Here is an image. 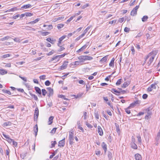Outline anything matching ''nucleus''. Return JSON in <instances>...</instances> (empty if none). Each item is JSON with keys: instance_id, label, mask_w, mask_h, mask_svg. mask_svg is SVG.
I'll list each match as a JSON object with an SVG mask.
<instances>
[{"instance_id": "40", "label": "nucleus", "mask_w": 160, "mask_h": 160, "mask_svg": "<svg viewBox=\"0 0 160 160\" xmlns=\"http://www.w3.org/2000/svg\"><path fill=\"white\" fill-rule=\"evenodd\" d=\"M94 115L95 118L97 119H99V114L98 112H95L94 113Z\"/></svg>"}, {"instance_id": "14", "label": "nucleus", "mask_w": 160, "mask_h": 160, "mask_svg": "<svg viewBox=\"0 0 160 160\" xmlns=\"http://www.w3.org/2000/svg\"><path fill=\"white\" fill-rule=\"evenodd\" d=\"M108 56V55H107L103 57L100 60V62H101L102 63L105 62L107 60Z\"/></svg>"}, {"instance_id": "60", "label": "nucleus", "mask_w": 160, "mask_h": 160, "mask_svg": "<svg viewBox=\"0 0 160 160\" xmlns=\"http://www.w3.org/2000/svg\"><path fill=\"white\" fill-rule=\"evenodd\" d=\"M19 77L25 82H26L27 81V79L26 78L22 77L21 76H19Z\"/></svg>"}, {"instance_id": "64", "label": "nucleus", "mask_w": 160, "mask_h": 160, "mask_svg": "<svg viewBox=\"0 0 160 160\" xmlns=\"http://www.w3.org/2000/svg\"><path fill=\"white\" fill-rule=\"evenodd\" d=\"M86 125L89 128H92V126L88 122H87L86 123Z\"/></svg>"}, {"instance_id": "54", "label": "nucleus", "mask_w": 160, "mask_h": 160, "mask_svg": "<svg viewBox=\"0 0 160 160\" xmlns=\"http://www.w3.org/2000/svg\"><path fill=\"white\" fill-rule=\"evenodd\" d=\"M120 90L119 91V93L123 94L126 92V91L124 90H122L121 89H120Z\"/></svg>"}, {"instance_id": "53", "label": "nucleus", "mask_w": 160, "mask_h": 160, "mask_svg": "<svg viewBox=\"0 0 160 160\" xmlns=\"http://www.w3.org/2000/svg\"><path fill=\"white\" fill-rule=\"evenodd\" d=\"M66 35H63L59 39V40L62 42V41L66 38Z\"/></svg>"}, {"instance_id": "32", "label": "nucleus", "mask_w": 160, "mask_h": 160, "mask_svg": "<svg viewBox=\"0 0 160 160\" xmlns=\"http://www.w3.org/2000/svg\"><path fill=\"white\" fill-rule=\"evenodd\" d=\"M83 92L79 93H78L77 95H75L74 96H75L76 98H78L81 97L83 95Z\"/></svg>"}, {"instance_id": "34", "label": "nucleus", "mask_w": 160, "mask_h": 160, "mask_svg": "<svg viewBox=\"0 0 160 160\" xmlns=\"http://www.w3.org/2000/svg\"><path fill=\"white\" fill-rule=\"evenodd\" d=\"M25 15L27 17H30L33 15V13L29 12H26L25 13Z\"/></svg>"}, {"instance_id": "36", "label": "nucleus", "mask_w": 160, "mask_h": 160, "mask_svg": "<svg viewBox=\"0 0 160 160\" xmlns=\"http://www.w3.org/2000/svg\"><path fill=\"white\" fill-rule=\"evenodd\" d=\"M151 53H149L146 57L145 61H144V62L143 63V65H144V64H145V63H146L147 59L148 58L151 56Z\"/></svg>"}, {"instance_id": "35", "label": "nucleus", "mask_w": 160, "mask_h": 160, "mask_svg": "<svg viewBox=\"0 0 160 160\" xmlns=\"http://www.w3.org/2000/svg\"><path fill=\"white\" fill-rule=\"evenodd\" d=\"M108 157L109 160H110L112 157V153L110 152H108Z\"/></svg>"}, {"instance_id": "51", "label": "nucleus", "mask_w": 160, "mask_h": 160, "mask_svg": "<svg viewBox=\"0 0 160 160\" xmlns=\"http://www.w3.org/2000/svg\"><path fill=\"white\" fill-rule=\"evenodd\" d=\"M59 97L61 98H62L64 99L65 100H68V99L65 97V96L62 95H59Z\"/></svg>"}, {"instance_id": "12", "label": "nucleus", "mask_w": 160, "mask_h": 160, "mask_svg": "<svg viewBox=\"0 0 160 160\" xmlns=\"http://www.w3.org/2000/svg\"><path fill=\"white\" fill-rule=\"evenodd\" d=\"M32 7V6L29 4L24 5H23L21 9L22 10L23 9H26L28 8H31Z\"/></svg>"}, {"instance_id": "57", "label": "nucleus", "mask_w": 160, "mask_h": 160, "mask_svg": "<svg viewBox=\"0 0 160 160\" xmlns=\"http://www.w3.org/2000/svg\"><path fill=\"white\" fill-rule=\"evenodd\" d=\"M52 142V147H54L55 146V144H57V142L56 141H54L53 142L52 141L51 142Z\"/></svg>"}, {"instance_id": "50", "label": "nucleus", "mask_w": 160, "mask_h": 160, "mask_svg": "<svg viewBox=\"0 0 160 160\" xmlns=\"http://www.w3.org/2000/svg\"><path fill=\"white\" fill-rule=\"evenodd\" d=\"M48 27V28H47L46 29L47 30H51L52 29L53 26L52 25H49L47 26Z\"/></svg>"}, {"instance_id": "59", "label": "nucleus", "mask_w": 160, "mask_h": 160, "mask_svg": "<svg viewBox=\"0 0 160 160\" xmlns=\"http://www.w3.org/2000/svg\"><path fill=\"white\" fill-rule=\"evenodd\" d=\"M39 78L41 79L44 80L46 78V76L45 75L40 76L39 77Z\"/></svg>"}, {"instance_id": "43", "label": "nucleus", "mask_w": 160, "mask_h": 160, "mask_svg": "<svg viewBox=\"0 0 160 160\" xmlns=\"http://www.w3.org/2000/svg\"><path fill=\"white\" fill-rule=\"evenodd\" d=\"M13 40L15 42H20V39L18 38H15L13 39Z\"/></svg>"}, {"instance_id": "45", "label": "nucleus", "mask_w": 160, "mask_h": 160, "mask_svg": "<svg viewBox=\"0 0 160 160\" xmlns=\"http://www.w3.org/2000/svg\"><path fill=\"white\" fill-rule=\"evenodd\" d=\"M146 111H147V115H148L150 116L151 115V112L150 110L149 109V108H148L146 110Z\"/></svg>"}, {"instance_id": "4", "label": "nucleus", "mask_w": 160, "mask_h": 160, "mask_svg": "<svg viewBox=\"0 0 160 160\" xmlns=\"http://www.w3.org/2000/svg\"><path fill=\"white\" fill-rule=\"evenodd\" d=\"M89 42H87L86 43V44L84 45L80 49H78V50L77 51V52H80L81 51H82L84 49L86 48V47H87L88 45H89Z\"/></svg>"}, {"instance_id": "5", "label": "nucleus", "mask_w": 160, "mask_h": 160, "mask_svg": "<svg viewBox=\"0 0 160 160\" xmlns=\"http://www.w3.org/2000/svg\"><path fill=\"white\" fill-rule=\"evenodd\" d=\"M160 138V132H159L157 134V136L155 138L156 141L155 144L156 145H158V144L159 140Z\"/></svg>"}, {"instance_id": "47", "label": "nucleus", "mask_w": 160, "mask_h": 160, "mask_svg": "<svg viewBox=\"0 0 160 160\" xmlns=\"http://www.w3.org/2000/svg\"><path fill=\"white\" fill-rule=\"evenodd\" d=\"M122 80V79H118L116 83V85H118L120 84Z\"/></svg>"}, {"instance_id": "11", "label": "nucleus", "mask_w": 160, "mask_h": 160, "mask_svg": "<svg viewBox=\"0 0 160 160\" xmlns=\"http://www.w3.org/2000/svg\"><path fill=\"white\" fill-rule=\"evenodd\" d=\"M115 127L116 128V130L118 134H119L120 133V129L119 128V125L117 123H115Z\"/></svg>"}, {"instance_id": "61", "label": "nucleus", "mask_w": 160, "mask_h": 160, "mask_svg": "<svg viewBox=\"0 0 160 160\" xmlns=\"http://www.w3.org/2000/svg\"><path fill=\"white\" fill-rule=\"evenodd\" d=\"M76 32V31H74L72 33H70L68 34V38H69L73 34H74Z\"/></svg>"}, {"instance_id": "39", "label": "nucleus", "mask_w": 160, "mask_h": 160, "mask_svg": "<svg viewBox=\"0 0 160 160\" xmlns=\"http://www.w3.org/2000/svg\"><path fill=\"white\" fill-rule=\"evenodd\" d=\"M128 85V84L127 82H125L122 85V88H126Z\"/></svg>"}, {"instance_id": "17", "label": "nucleus", "mask_w": 160, "mask_h": 160, "mask_svg": "<svg viewBox=\"0 0 160 160\" xmlns=\"http://www.w3.org/2000/svg\"><path fill=\"white\" fill-rule=\"evenodd\" d=\"M8 72L6 70L3 69H0V74L1 75H3L7 74Z\"/></svg>"}, {"instance_id": "49", "label": "nucleus", "mask_w": 160, "mask_h": 160, "mask_svg": "<svg viewBox=\"0 0 160 160\" xmlns=\"http://www.w3.org/2000/svg\"><path fill=\"white\" fill-rule=\"evenodd\" d=\"M45 84L46 86H48L51 84V82L49 80H47L45 82Z\"/></svg>"}, {"instance_id": "29", "label": "nucleus", "mask_w": 160, "mask_h": 160, "mask_svg": "<svg viewBox=\"0 0 160 160\" xmlns=\"http://www.w3.org/2000/svg\"><path fill=\"white\" fill-rule=\"evenodd\" d=\"M47 89L49 92V93L50 94H53V90L50 87H49V88H47Z\"/></svg>"}, {"instance_id": "21", "label": "nucleus", "mask_w": 160, "mask_h": 160, "mask_svg": "<svg viewBox=\"0 0 160 160\" xmlns=\"http://www.w3.org/2000/svg\"><path fill=\"white\" fill-rule=\"evenodd\" d=\"M12 124V123L11 122L9 121L7 122L3 123V126L4 127H6L7 126H10Z\"/></svg>"}, {"instance_id": "48", "label": "nucleus", "mask_w": 160, "mask_h": 160, "mask_svg": "<svg viewBox=\"0 0 160 160\" xmlns=\"http://www.w3.org/2000/svg\"><path fill=\"white\" fill-rule=\"evenodd\" d=\"M9 38V37L8 36L5 37L3 38H2L0 39V40L1 41H4L8 39Z\"/></svg>"}, {"instance_id": "18", "label": "nucleus", "mask_w": 160, "mask_h": 160, "mask_svg": "<svg viewBox=\"0 0 160 160\" xmlns=\"http://www.w3.org/2000/svg\"><path fill=\"white\" fill-rule=\"evenodd\" d=\"M77 125L78 128L82 131V132H84V129L83 128L80 126V121H78Z\"/></svg>"}, {"instance_id": "3", "label": "nucleus", "mask_w": 160, "mask_h": 160, "mask_svg": "<svg viewBox=\"0 0 160 160\" xmlns=\"http://www.w3.org/2000/svg\"><path fill=\"white\" fill-rule=\"evenodd\" d=\"M68 62H64L62 65L60 67V70H62L66 69L67 67Z\"/></svg>"}, {"instance_id": "42", "label": "nucleus", "mask_w": 160, "mask_h": 160, "mask_svg": "<svg viewBox=\"0 0 160 160\" xmlns=\"http://www.w3.org/2000/svg\"><path fill=\"white\" fill-rule=\"evenodd\" d=\"M10 56V54H6L4 55H2V58H6L7 57H8Z\"/></svg>"}, {"instance_id": "41", "label": "nucleus", "mask_w": 160, "mask_h": 160, "mask_svg": "<svg viewBox=\"0 0 160 160\" xmlns=\"http://www.w3.org/2000/svg\"><path fill=\"white\" fill-rule=\"evenodd\" d=\"M42 94L43 96H45L47 92L45 89H43L42 90Z\"/></svg>"}, {"instance_id": "30", "label": "nucleus", "mask_w": 160, "mask_h": 160, "mask_svg": "<svg viewBox=\"0 0 160 160\" xmlns=\"http://www.w3.org/2000/svg\"><path fill=\"white\" fill-rule=\"evenodd\" d=\"M30 95L33 98H34V99L36 101H38V98L36 95L34 94H32L31 93H30Z\"/></svg>"}, {"instance_id": "24", "label": "nucleus", "mask_w": 160, "mask_h": 160, "mask_svg": "<svg viewBox=\"0 0 160 160\" xmlns=\"http://www.w3.org/2000/svg\"><path fill=\"white\" fill-rule=\"evenodd\" d=\"M114 59L113 58L111 60L110 63H109V65L110 67H113L114 66Z\"/></svg>"}, {"instance_id": "15", "label": "nucleus", "mask_w": 160, "mask_h": 160, "mask_svg": "<svg viewBox=\"0 0 160 160\" xmlns=\"http://www.w3.org/2000/svg\"><path fill=\"white\" fill-rule=\"evenodd\" d=\"M38 125L37 124H36L34 128V129H33V131H34V132H35L36 136L37 135V133L38 132Z\"/></svg>"}, {"instance_id": "37", "label": "nucleus", "mask_w": 160, "mask_h": 160, "mask_svg": "<svg viewBox=\"0 0 160 160\" xmlns=\"http://www.w3.org/2000/svg\"><path fill=\"white\" fill-rule=\"evenodd\" d=\"M16 10H17L16 7H14V8L10 9H8L6 12H10V11L13 12V11H16Z\"/></svg>"}, {"instance_id": "33", "label": "nucleus", "mask_w": 160, "mask_h": 160, "mask_svg": "<svg viewBox=\"0 0 160 160\" xmlns=\"http://www.w3.org/2000/svg\"><path fill=\"white\" fill-rule=\"evenodd\" d=\"M64 26V24H58L57 25V28L58 29H60L61 28H62Z\"/></svg>"}, {"instance_id": "27", "label": "nucleus", "mask_w": 160, "mask_h": 160, "mask_svg": "<svg viewBox=\"0 0 160 160\" xmlns=\"http://www.w3.org/2000/svg\"><path fill=\"white\" fill-rule=\"evenodd\" d=\"M2 91L3 93H6L8 95H11L12 94L11 92L9 90L2 89Z\"/></svg>"}, {"instance_id": "9", "label": "nucleus", "mask_w": 160, "mask_h": 160, "mask_svg": "<svg viewBox=\"0 0 160 160\" xmlns=\"http://www.w3.org/2000/svg\"><path fill=\"white\" fill-rule=\"evenodd\" d=\"M155 58V56L154 55L152 56L151 57V58L149 59V61L147 63V64H148V66H149L151 63L152 62L153 59Z\"/></svg>"}, {"instance_id": "28", "label": "nucleus", "mask_w": 160, "mask_h": 160, "mask_svg": "<svg viewBox=\"0 0 160 160\" xmlns=\"http://www.w3.org/2000/svg\"><path fill=\"white\" fill-rule=\"evenodd\" d=\"M85 61L91 60L93 59V58L91 56H84Z\"/></svg>"}, {"instance_id": "23", "label": "nucleus", "mask_w": 160, "mask_h": 160, "mask_svg": "<svg viewBox=\"0 0 160 160\" xmlns=\"http://www.w3.org/2000/svg\"><path fill=\"white\" fill-rule=\"evenodd\" d=\"M69 144L71 145H72L74 143L73 142V141L74 140L73 136H69Z\"/></svg>"}, {"instance_id": "2", "label": "nucleus", "mask_w": 160, "mask_h": 160, "mask_svg": "<svg viewBox=\"0 0 160 160\" xmlns=\"http://www.w3.org/2000/svg\"><path fill=\"white\" fill-rule=\"evenodd\" d=\"M139 7V6H136L131 11V15L132 16L136 15L137 14V11Z\"/></svg>"}, {"instance_id": "63", "label": "nucleus", "mask_w": 160, "mask_h": 160, "mask_svg": "<svg viewBox=\"0 0 160 160\" xmlns=\"http://www.w3.org/2000/svg\"><path fill=\"white\" fill-rule=\"evenodd\" d=\"M88 4H86L84 5L83 6L82 5L81 6V8L82 9H84V8H86L87 7H88Z\"/></svg>"}, {"instance_id": "20", "label": "nucleus", "mask_w": 160, "mask_h": 160, "mask_svg": "<svg viewBox=\"0 0 160 160\" xmlns=\"http://www.w3.org/2000/svg\"><path fill=\"white\" fill-rule=\"evenodd\" d=\"M46 40L52 44H54L56 41L55 40L52 39L51 38H47Z\"/></svg>"}, {"instance_id": "58", "label": "nucleus", "mask_w": 160, "mask_h": 160, "mask_svg": "<svg viewBox=\"0 0 160 160\" xmlns=\"http://www.w3.org/2000/svg\"><path fill=\"white\" fill-rule=\"evenodd\" d=\"M90 27L88 26V27L83 31V32H84V33H86L88 30L90 29Z\"/></svg>"}, {"instance_id": "38", "label": "nucleus", "mask_w": 160, "mask_h": 160, "mask_svg": "<svg viewBox=\"0 0 160 160\" xmlns=\"http://www.w3.org/2000/svg\"><path fill=\"white\" fill-rule=\"evenodd\" d=\"M58 151V149H57L55 150V151L52 153V155H50V158H53V157L57 153Z\"/></svg>"}, {"instance_id": "31", "label": "nucleus", "mask_w": 160, "mask_h": 160, "mask_svg": "<svg viewBox=\"0 0 160 160\" xmlns=\"http://www.w3.org/2000/svg\"><path fill=\"white\" fill-rule=\"evenodd\" d=\"M148 18V17L147 16H144L142 19V21L143 22H146Z\"/></svg>"}, {"instance_id": "1", "label": "nucleus", "mask_w": 160, "mask_h": 160, "mask_svg": "<svg viewBox=\"0 0 160 160\" xmlns=\"http://www.w3.org/2000/svg\"><path fill=\"white\" fill-rule=\"evenodd\" d=\"M39 115V110L38 108H36L34 111V121H37Z\"/></svg>"}, {"instance_id": "56", "label": "nucleus", "mask_w": 160, "mask_h": 160, "mask_svg": "<svg viewBox=\"0 0 160 160\" xmlns=\"http://www.w3.org/2000/svg\"><path fill=\"white\" fill-rule=\"evenodd\" d=\"M56 129H57V128H53L51 131L50 132V133H51L52 134H54L55 133Z\"/></svg>"}, {"instance_id": "10", "label": "nucleus", "mask_w": 160, "mask_h": 160, "mask_svg": "<svg viewBox=\"0 0 160 160\" xmlns=\"http://www.w3.org/2000/svg\"><path fill=\"white\" fill-rule=\"evenodd\" d=\"M60 59L59 58L58 55L56 56H54L51 60V61H52L54 60H55V61L54 62H57L59 61Z\"/></svg>"}, {"instance_id": "16", "label": "nucleus", "mask_w": 160, "mask_h": 160, "mask_svg": "<svg viewBox=\"0 0 160 160\" xmlns=\"http://www.w3.org/2000/svg\"><path fill=\"white\" fill-rule=\"evenodd\" d=\"M38 32H40L41 35L43 36H47L50 33V32H42L41 31H39Z\"/></svg>"}, {"instance_id": "22", "label": "nucleus", "mask_w": 160, "mask_h": 160, "mask_svg": "<svg viewBox=\"0 0 160 160\" xmlns=\"http://www.w3.org/2000/svg\"><path fill=\"white\" fill-rule=\"evenodd\" d=\"M35 89L36 92L38 93L39 94L41 95V92L40 89L38 87H35Z\"/></svg>"}, {"instance_id": "25", "label": "nucleus", "mask_w": 160, "mask_h": 160, "mask_svg": "<svg viewBox=\"0 0 160 160\" xmlns=\"http://www.w3.org/2000/svg\"><path fill=\"white\" fill-rule=\"evenodd\" d=\"M53 119V117L51 116L49 118V120L48 121V124L51 125L52 122V120Z\"/></svg>"}, {"instance_id": "13", "label": "nucleus", "mask_w": 160, "mask_h": 160, "mask_svg": "<svg viewBox=\"0 0 160 160\" xmlns=\"http://www.w3.org/2000/svg\"><path fill=\"white\" fill-rule=\"evenodd\" d=\"M135 158L136 160H142L141 155L138 153L135 155Z\"/></svg>"}, {"instance_id": "52", "label": "nucleus", "mask_w": 160, "mask_h": 160, "mask_svg": "<svg viewBox=\"0 0 160 160\" xmlns=\"http://www.w3.org/2000/svg\"><path fill=\"white\" fill-rule=\"evenodd\" d=\"M156 84H152L150 86L152 89H155L156 88Z\"/></svg>"}, {"instance_id": "19", "label": "nucleus", "mask_w": 160, "mask_h": 160, "mask_svg": "<svg viewBox=\"0 0 160 160\" xmlns=\"http://www.w3.org/2000/svg\"><path fill=\"white\" fill-rule=\"evenodd\" d=\"M102 147L105 153L107 149V146L106 144L104 142H103L102 143Z\"/></svg>"}, {"instance_id": "26", "label": "nucleus", "mask_w": 160, "mask_h": 160, "mask_svg": "<svg viewBox=\"0 0 160 160\" xmlns=\"http://www.w3.org/2000/svg\"><path fill=\"white\" fill-rule=\"evenodd\" d=\"M131 145L132 148L135 149H137L138 147L135 143H131Z\"/></svg>"}, {"instance_id": "8", "label": "nucleus", "mask_w": 160, "mask_h": 160, "mask_svg": "<svg viewBox=\"0 0 160 160\" xmlns=\"http://www.w3.org/2000/svg\"><path fill=\"white\" fill-rule=\"evenodd\" d=\"M65 138H64L62 140H60L59 142V144H58V146L61 147H63L65 144Z\"/></svg>"}, {"instance_id": "7", "label": "nucleus", "mask_w": 160, "mask_h": 160, "mask_svg": "<svg viewBox=\"0 0 160 160\" xmlns=\"http://www.w3.org/2000/svg\"><path fill=\"white\" fill-rule=\"evenodd\" d=\"M98 131L100 136H102L103 135V131L101 127L99 126L98 127Z\"/></svg>"}, {"instance_id": "6", "label": "nucleus", "mask_w": 160, "mask_h": 160, "mask_svg": "<svg viewBox=\"0 0 160 160\" xmlns=\"http://www.w3.org/2000/svg\"><path fill=\"white\" fill-rule=\"evenodd\" d=\"M78 59L79 60V61L81 63H82V62L85 61L84 56H80L78 57Z\"/></svg>"}, {"instance_id": "62", "label": "nucleus", "mask_w": 160, "mask_h": 160, "mask_svg": "<svg viewBox=\"0 0 160 160\" xmlns=\"http://www.w3.org/2000/svg\"><path fill=\"white\" fill-rule=\"evenodd\" d=\"M130 31V29L127 27H125L124 29V31L125 32H128Z\"/></svg>"}, {"instance_id": "55", "label": "nucleus", "mask_w": 160, "mask_h": 160, "mask_svg": "<svg viewBox=\"0 0 160 160\" xmlns=\"http://www.w3.org/2000/svg\"><path fill=\"white\" fill-rule=\"evenodd\" d=\"M79 64H81V65H82V63H80L79 61H75L74 62V65L75 66H76L79 65Z\"/></svg>"}, {"instance_id": "44", "label": "nucleus", "mask_w": 160, "mask_h": 160, "mask_svg": "<svg viewBox=\"0 0 160 160\" xmlns=\"http://www.w3.org/2000/svg\"><path fill=\"white\" fill-rule=\"evenodd\" d=\"M137 138H138V142L140 143H141V142H142V139H141V136H140V135H138L137 136Z\"/></svg>"}, {"instance_id": "46", "label": "nucleus", "mask_w": 160, "mask_h": 160, "mask_svg": "<svg viewBox=\"0 0 160 160\" xmlns=\"http://www.w3.org/2000/svg\"><path fill=\"white\" fill-rule=\"evenodd\" d=\"M111 91L113 93L114 92L118 93H119V91H118L114 88H112Z\"/></svg>"}]
</instances>
